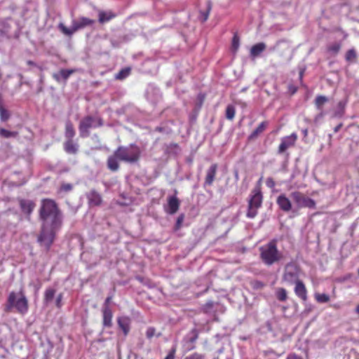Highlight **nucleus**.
Returning a JSON list of instances; mask_svg holds the SVG:
<instances>
[{
  "label": "nucleus",
  "instance_id": "obj_18",
  "mask_svg": "<svg viewBox=\"0 0 359 359\" xmlns=\"http://www.w3.org/2000/svg\"><path fill=\"white\" fill-rule=\"evenodd\" d=\"M86 196L88 200V203L91 206H98L102 203V200L100 194L95 190H91L87 194Z\"/></svg>",
  "mask_w": 359,
  "mask_h": 359
},
{
  "label": "nucleus",
  "instance_id": "obj_54",
  "mask_svg": "<svg viewBox=\"0 0 359 359\" xmlns=\"http://www.w3.org/2000/svg\"><path fill=\"white\" fill-rule=\"evenodd\" d=\"M27 64H28V65H34V62H32V61H31V60H29V61L27 62Z\"/></svg>",
  "mask_w": 359,
  "mask_h": 359
},
{
  "label": "nucleus",
  "instance_id": "obj_10",
  "mask_svg": "<svg viewBox=\"0 0 359 359\" xmlns=\"http://www.w3.org/2000/svg\"><path fill=\"white\" fill-rule=\"evenodd\" d=\"M290 196L299 208H309L313 209L316 208L314 200L306 196L300 191H293Z\"/></svg>",
  "mask_w": 359,
  "mask_h": 359
},
{
  "label": "nucleus",
  "instance_id": "obj_53",
  "mask_svg": "<svg viewBox=\"0 0 359 359\" xmlns=\"http://www.w3.org/2000/svg\"><path fill=\"white\" fill-rule=\"evenodd\" d=\"M355 312L359 314V304L355 307Z\"/></svg>",
  "mask_w": 359,
  "mask_h": 359
},
{
  "label": "nucleus",
  "instance_id": "obj_31",
  "mask_svg": "<svg viewBox=\"0 0 359 359\" xmlns=\"http://www.w3.org/2000/svg\"><path fill=\"white\" fill-rule=\"evenodd\" d=\"M211 7H212L211 2L208 1L207 4L206 11L200 12V18L202 22H205L208 20V18L209 17L210 11L211 10Z\"/></svg>",
  "mask_w": 359,
  "mask_h": 359
},
{
  "label": "nucleus",
  "instance_id": "obj_27",
  "mask_svg": "<svg viewBox=\"0 0 359 359\" xmlns=\"http://www.w3.org/2000/svg\"><path fill=\"white\" fill-rule=\"evenodd\" d=\"M236 114V109L234 106L229 104L226 108L225 116L228 120L232 121Z\"/></svg>",
  "mask_w": 359,
  "mask_h": 359
},
{
  "label": "nucleus",
  "instance_id": "obj_9",
  "mask_svg": "<svg viewBox=\"0 0 359 359\" xmlns=\"http://www.w3.org/2000/svg\"><path fill=\"white\" fill-rule=\"evenodd\" d=\"M95 20L88 18L81 17L77 20H73L71 28H67L63 23H60L58 25L59 29L67 36H72L74 32L79 29H83L86 27L93 25Z\"/></svg>",
  "mask_w": 359,
  "mask_h": 359
},
{
  "label": "nucleus",
  "instance_id": "obj_22",
  "mask_svg": "<svg viewBox=\"0 0 359 359\" xmlns=\"http://www.w3.org/2000/svg\"><path fill=\"white\" fill-rule=\"evenodd\" d=\"M20 205L22 211L24 213L30 215L34 208L35 204L32 201L21 200L20 201Z\"/></svg>",
  "mask_w": 359,
  "mask_h": 359
},
{
  "label": "nucleus",
  "instance_id": "obj_8",
  "mask_svg": "<svg viewBox=\"0 0 359 359\" xmlns=\"http://www.w3.org/2000/svg\"><path fill=\"white\" fill-rule=\"evenodd\" d=\"M302 273L300 266L295 262L287 263L284 267L282 280L288 284H293L299 280Z\"/></svg>",
  "mask_w": 359,
  "mask_h": 359
},
{
  "label": "nucleus",
  "instance_id": "obj_44",
  "mask_svg": "<svg viewBox=\"0 0 359 359\" xmlns=\"http://www.w3.org/2000/svg\"><path fill=\"white\" fill-rule=\"evenodd\" d=\"M191 333L193 334V337L189 339V341L190 342L194 343L198 337V332L196 329H193L191 330Z\"/></svg>",
  "mask_w": 359,
  "mask_h": 359
},
{
  "label": "nucleus",
  "instance_id": "obj_20",
  "mask_svg": "<svg viewBox=\"0 0 359 359\" xmlns=\"http://www.w3.org/2000/svg\"><path fill=\"white\" fill-rule=\"evenodd\" d=\"M217 165L216 163L212 164L210 168L207 170L206 177L205 180V184L209 186L212 185L217 173Z\"/></svg>",
  "mask_w": 359,
  "mask_h": 359
},
{
  "label": "nucleus",
  "instance_id": "obj_15",
  "mask_svg": "<svg viewBox=\"0 0 359 359\" xmlns=\"http://www.w3.org/2000/svg\"><path fill=\"white\" fill-rule=\"evenodd\" d=\"M268 126L269 122L267 121L261 122L258 126L250 134L248 137V140L251 142L257 140L258 137L266 130Z\"/></svg>",
  "mask_w": 359,
  "mask_h": 359
},
{
  "label": "nucleus",
  "instance_id": "obj_2",
  "mask_svg": "<svg viewBox=\"0 0 359 359\" xmlns=\"http://www.w3.org/2000/svg\"><path fill=\"white\" fill-rule=\"evenodd\" d=\"M259 252L260 260L267 266L280 262L284 257L283 253L278 248L276 239H272L259 247Z\"/></svg>",
  "mask_w": 359,
  "mask_h": 359
},
{
  "label": "nucleus",
  "instance_id": "obj_45",
  "mask_svg": "<svg viewBox=\"0 0 359 359\" xmlns=\"http://www.w3.org/2000/svg\"><path fill=\"white\" fill-rule=\"evenodd\" d=\"M266 184L269 188H273L276 184L273 178L269 177L266 180Z\"/></svg>",
  "mask_w": 359,
  "mask_h": 359
},
{
  "label": "nucleus",
  "instance_id": "obj_56",
  "mask_svg": "<svg viewBox=\"0 0 359 359\" xmlns=\"http://www.w3.org/2000/svg\"><path fill=\"white\" fill-rule=\"evenodd\" d=\"M302 74H303V73H302V72H301V73H300V77H301V78H302Z\"/></svg>",
  "mask_w": 359,
  "mask_h": 359
},
{
  "label": "nucleus",
  "instance_id": "obj_28",
  "mask_svg": "<svg viewBox=\"0 0 359 359\" xmlns=\"http://www.w3.org/2000/svg\"><path fill=\"white\" fill-rule=\"evenodd\" d=\"M55 290L54 289H52V288L46 289L45 291V293H44V302L46 304L50 302L53 300V299L55 296Z\"/></svg>",
  "mask_w": 359,
  "mask_h": 359
},
{
  "label": "nucleus",
  "instance_id": "obj_49",
  "mask_svg": "<svg viewBox=\"0 0 359 359\" xmlns=\"http://www.w3.org/2000/svg\"><path fill=\"white\" fill-rule=\"evenodd\" d=\"M286 359H302V358L295 353H290Z\"/></svg>",
  "mask_w": 359,
  "mask_h": 359
},
{
  "label": "nucleus",
  "instance_id": "obj_26",
  "mask_svg": "<svg viewBox=\"0 0 359 359\" xmlns=\"http://www.w3.org/2000/svg\"><path fill=\"white\" fill-rule=\"evenodd\" d=\"M276 298L280 302H285L287 299V291L285 288H278L276 292Z\"/></svg>",
  "mask_w": 359,
  "mask_h": 359
},
{
  "label": "nucleus",
  "instance_id": "obj_55",
  "mask_svg": "<svg viewBox=\"0 0 359 359\" xmlns=\"http://www.w3.org/2000/svg\"><path fill=\"white\" fill-rule=\"evenodd\" d=\"M156 130H158V131H160V132H161V131L162 130V129H161V128H156Z\"/></svg>",
  "mask_w": 359,
  "mask_h": 359
},
{
  "label": "nucleus",
  "instance_id": "obj_21",
  "mask_svg": "<svg viewBox=\"0 0 359 359\" xmlns=\"http://www.w3.org/2000/svg\"><path fill=\"white\" fill-rule=\"evenodd\" d=\"M168 209L167 212L170 215H173L179 210L180 201L176 196H171L168 198Z\"/></svg>",
  "mask_w": 359,
  "mask_h": 359
},
{
  "label": "nucleus",
  "instance_id": "obj_47",
  "mask_svg": "<svg viewBox=\"0 0 359 359\" xmlns=\"http://www.w3.org/2000/svg\"><path fill=\"white\" fill-rule=\"evenodd\" d=\"M264 283L259 280H256L253 284L254 288L256 289H262L264 287Z\"/></svg>",
  "mask_w": 359,
  "mask_h": 359
},
{
  "label": "nucleus",
  "instance_id": "obj_30",
  "mask_svg": "<svg viewBox=\"0 0 359 359\" xmlns=\"http://www.w3.org/2000/svg\"><path fill=\"white\" fill-rule=\"evenodd\" d=\"M240 46V39L237 34H235L232 39L231 42V50L233 53H236L238 50Z\"/></svg>",
  "mask_w": 359,
  "mask_h": 359
},
{
  "label": "nucleus",
  "instance_id": "obj_7",
  "mask_svg": "<svg viewBox=\"0 0 359 359\" xmlns=\"http://www.w3.org/2000/svg\"><path fill=\"white\" fill-rule=\"evenodd\" d=\"M76 131L71 121L65 122V137L66 140L64 143L65 151L71 154H75L78 151L79 145L74 141Z\"/></svg>",
  "mask_w": 359,
  "mask_h": 359
},
{
  "label": "nucleus",
  "instance_id": "obj_17",
  "mask_svg": "<svg viewBox=\"0 0 359 359\" xmlns=\"http://www.w3.org/2000/svg\"><path fill=\"white\" fill-rule=\"evenodd\" d=\"M117 323L118 327L122 330L125 336H127L130 330V318L128 316H121L118 318Z\"/></svg>",
  "mask_w": 359,
  "mask_h": 359
},
{
  "label": "nucleus",
  "instance_id": "obj_11",
  "mask_svg": "<svg viewBox=\"0 0 359 359\" xmlns=\"http://www.w3.org/2000/svg\"><path fill=\"white\" fill-rule=\"evenodd\" d=\"M297 138L298 136L295 133L282 137L280 140V144L278 148V153L279 154H282L285 153L289 148L294 147L296 144Z\"/></svg>",
  "mask_w": 359,
  "mask_h": 359
},
{
  "label": "nucleus",
  "instance_id": "obj_51",
  "mask_svg": "<svg viewBox=\"0 0 359 359\" xmlns=\"http://www.w3.org/2000/svg\"><path fill=\"white\" fill-rule=\"evenodd\" d=\"M342 126H343L342 123H339L337 126H335L334 128V132L337 133L341 128Z\"/></svg>",
  "mask_w": 359,
  "mask_h": 359
},
{
  "label": "nucleus",
  "instance_id": "obj_1",
  "mask_svg": "<svg viewBox=\"0 0 359 359\" xmlns=\"http://www.w3.org/2000/svg\"><path fill=\"white\" fill-rule=\"evenodd\" d=\"M39 217L43 223L38 242L49 250L62 226V212L55 201L46 198L41 201Z\"/></svg>",
  "mask_w": 359,
  "mask_h": 359
},
{
  "label": "nucleus",
  "instance_id": "obj_14",
  "mask_svg": "<svg viewBox=\"0 0 359 359\" xmlns=\"http://www.w3.org/2000/svg\"><path fill=\"white\" fill-rule=\"evenodd\" d=\"M276 203L279 208L284 212H290L292 210V203L285 194H280L278 196Z\"/></svg>",
  "mask_w": 359,
  "mask_h": 359
},
{
  "label": "nucleus",
  "instance_id": "obj_50",
  "mask_svg": "<svg viewBox=\"0 0 359 359\" xmlns=\"http://www.w3.org/2000/svg\"><path fill=\"white\" fill-rule=\"evenodd\" d=\"M288 88H289V91L291 93V94H294L297 90V87H295L294 86H292V85H290Z\"/></svg>",
  "mask_w": 359,
  "mask_h": 359
},
{
  "label": "nucleus",
  "instance_id": "obj_13",
  "mask_svg": "<svg viewBox=\"0 0 359 359\" xmlns=\"http://www.w3.org/2000/svg\"><path fill=\"white\" fill-rule=\"evenodd\" d=\"M120 157L115 150L112 155L109 156L107 161V165L109 170L116 172L119 169Z\"/></svg>",
  "mask_w": 359,
  "mask_h": 359
},
{
  "label": "nucleus",
  "instance_id": "obj_29",
  "mask_svg": "<svg viewBox=\"0 0 359 359\" xmlns=\"http://www.w3.org/2000/svg\"><path fill=\"white\" fill-rule=\"evenodd\" d=\"M130 73V68L126 67L124 69H122L121 71L118 72V73L116 75L115 78L118 80H123L126 79L127 76H129Z\"/></svg>",
  "mask_w": 359,
  "mask_h": 359
},
{
  "label": "nucleus",
  "instance_id": "obj_33",
  "mask_svg": "<svg viewBox=\"0 0 359 359\" xmlns=\"http://www.w3.org/2000/svg\"><path fill=\"white\" fill-rule=\"evenodd\" d=\"M315 299L318 303H327L330 301V297L329 295L326 294H320V293H316L315 295Z\"/></svg>",
  "mask_w": 359,
  "mask_h": 359
},
{
  "label": "nucleus",
  "instance_id": "obj_37",
  "mask_svg": "<svg viewBox=\"0 0 359 359\" xmlns=\"http://www.w3.org/2000/svg\"><path fill=\"white\" fill-rule=\"evenodd\" d=\"M346 60L348 62H352L356 58V53L354 49L348 50L346 53Z\"/></svg>",
  "mask_w": 359,
  "mask_h": 359
},
{
  "label": "nucleus",
  "instance_id": "obj_48",
  "mask_svg": "<svg viewBox=\"0 0 359 359\" xmlns=\"http://www.w3.org/2000/svg\"><path fill=\"white\" fill-rule=\"evenodd\" d=\"M112 299V296L107 297L104 301V307L103 308H110L109 304Z\"/></svg>",
  "mask_w": 359,
  "mask_h": 359
},
{
  "label": "nucleus",
  "instance_id": "obj_19",
  "mask_svg": "<svg viewBox=\"0 0 359 359\" xmlns=\"http://www.w3.org/2000/svg\"><path fill=\"white\" fill-rule=\"evenodd\" d=\"M112 311L110 308L102 309V324L104 327H111L112 326Z\"/></svg>",
  "mask_w": 359,
  "mask_h": 359
},
{
  "label": "nucleus",
  "instance_id": "obj_39",
  "mask_svg": "<svg viewBox=\"0 0 359 359\" xmlns=\"http://www.w3.org/2000/svg\"><path fill=\"white\" fill-rule=\"evenodd\" d=\"M184 215L183 214H181L177 219L175 225L174 226V230L175 231H178L181 227L182 222H184Z\"/></svg>",
  "mask_w": 359,
  "mask_h": 359
},
{
  "label": "nucleus",
  "instance_id": "obj_52",
  "mask_svg": "<svg viewBox=\"0 0 359 359\" xmlns=\"http://www.w3.org/2000/svg\"><path fill=\"white\" fill-rule=\"evenodd\" d=\"M302 133L304 135V137H306L308 136V134H309V130L307 128H305L304 130H302Z\"/></svg>",
  "mask_w": 359,
  "mask_h": 359
},
{
  "label": "nucleus",
  "instance_id": "obj_24",
  "mask_svg": "<svg viewBox=\"0 0 359 359\" xmlns=\"http://www.w3.org/2000/svg\"><path fill=\"white\" fill-rule=\"evenodd\" d=\"M116 14L111 11L104 12L100 11L99 13V22L102 24L109 22L116 17Z\"/></svg>",
  "mask_w": 359,
  "mask_h": 359
},
{
  "label": "nucleus",
  "instance_id": "obj_42",
  "mask_svg": "<svg viewBox=\"0 0 359 359\" xmlns=\"http://www.w3.org/2000/svg\"><path fill=\"white\" fill-rule=\"evenodd\" d=\"M156 333V329L150 327L147 330L146 336L148 339H151Z\"/></svg>",
  "mask_w": 359,
  "mask_h": 359
},
{
  "label": "nucleus",
  "instance_id": "obj_6",
  "mask_svg": "<svg viewBox=\"0 0 359 359\" xmlns=\"http://www.w3.org/2000/svg\"><path fill=\"white\" fill-rule=\"evenodd\" d=\"M104 125L103 119L100 116H86L79 122V135L82 138L90 136V129L102 127Z\"/></svg>",
  "mask_w": 359,
  "mask_h": 359
},
{
  "label": "nucleus",
  "instance_id": "obj_46",
  "mask_svg": "<svg viewBox=\"0 0 359 359\" xmlns=\"http://www.w3.org/2000/svg\"><path fill=\"white\" fill-rule=\"evenodd\" d=\"M62 294H59L56 298L55 305L57 308H60L62 306Z\"/></svg>",
  "mask_w": 359,
  "mask_h": 359
},
{
  "label": "nucleus",
  "instance_id": "obj_25",
  "mask_svg": "<svg viewBox=\"0 0 359 359\" xmlns=\"http://www.w3.org/2000/svg\"><path fill=\"white\" fill-rule=\"evenodd\" d=\"M18 133L16 131H11L4 128H0V137L4 138L16 137Z\"/></svg>",
  "mask_w": 359,
  "mask_h": 359
},
{
  "label": "nucleus",
  "instance_id": "obj_12",
  "mask_svg": "<svg viewBox=\"0 0 359 359\" xmlns=\"http://www.w3.org/2000/svg\"><path fill=\"white\" fill-rule=\"evenodd\" d=\"M294 284V292L297 297L299 298L302 302H306L308 299V292L305 284L302 280H299Z\"/></svg>",
  "mask_w": 359,
  "mask_h": 359
},
{
  "label": "nucleus",
  "instance_id": "obj_32",
  "mask_svg": "<svg viewBox=\"0 0 359 359\" xmlns=\"http://www.w3.org/2000/svg\"><path fill=\"white\" fill-rule=\"evenodd\" d=\"M328 101L327 97L324 95H318L315 99V104L318 109H321L322 106Z\"/></svg>",
  "mask_w": 359,
  "mask_h": 359
},
{
  "label": "nucleus",
  "instance_id": "obj_3",
  "mask_svg": "<svg viewBox=\"0 0 359 359\" xmlns=\"http://www.w3.org/2000/svg\"><path fill=\"white\" fill-rule=\"evenodd\" d=\"M262 178L259 179L256 186L251 191L248 201V212L246 215L249 218H254L257 215L258 209L262 206L263 196L261 188Z\"/></svg>",
  "mask_w": 359,
  "mask_h": 359
},
{
  "label": "nucleus",
  "instance_id": "obj_34",
  "mask_svg": "<svg viewBox=\"0 0 359 359\" xmlns=\"http://www.w3.org/2000/svg\"><path fill=\"white\" fill-rule=\"evenodd\" d=\"M346 102L340 101L337 104V111L335 112V116L338 117H341L344 114Z\"/></svg>",
  "mask_w": 359,
  "mask_h": 359
},
{
  "label": "nucleus",
  "instance_id": "obj_41",
  "mask_svg": "<svg viewBox=\"0 0 359 359\" xmlns=\"http://www.w3.org/2000/svg\"><path fill=\"white\" fill-rule=\"evenodd\" d=\"M73 189V186L71 184L63 183L60 187V191L67 192Z\"/></svg>",
  "mask_w": 359,
  "mask_h": 359
},
{
  "label": "nucleus",
  "instance_id": "obj_38",
  "mask_svg": "<svg viewBox=\"0 0 359 359\" xmlns=\"http://www.w3.org/2000/svg\"><path fill=\"white\" fill-rule=\"evenodd\" d=\"M184 359H205V354L194 352L184 358Z\"/></svg>",
  "mask_w": 359,
  "mask_h": 359
},
{
  "label": "nucleus",
  "instance_id": "obj_40",
  "mask_svg": "<svg viewBox=\"0 0 359 359\" xmlns=\"http://www.w3.org/2000/svg\"><path fill=\"white\" fill-rule=\"evenodd\" d=\"M205 99V95L204 93H199L197 96V105H198V107L200 109L203 102H204V100Z\"/></svg>",
  "mask_w": 359,
  "mask_h": 359
},
{
  "label": "nucleus",
  "instance_id": "obj_35",
  "mask_svg": "<svg viewBox=\"0 0 359 359\" xmlns=\"http://www.w3.org/2000/svg\"><path fill=\"white\" fill-rule=\"evenodd\" d=\"M214 306L215 303L212 301L207 302L204 305H203L201 309L202 311L205 313H209L212 311Z\"/></svg>",
  "mask_w": 359,
  "mask_h": 359
},
{
  "label": "nucleus",
  "instance_id": "obj_16",
  "mask_svg": "<svg viewBox=\"0 0 359 359\" xmlns=\"http://www.w3.org/2000/svg\"><path fill=\"white\" fill-rule=\"evenodd\" d=\"M77 69H62L57 73H54L53 74V78L57 81L60 82L62 79L64 81H67L68 78L74 73L76 72Z\"/></svg>",
  "mask_w": 359,
  "mask_h": 359
},
{
  "label": "nucleus",
  "instance_id": "obj_5",
  "mask_svg": "<svg viewBox=\"0 0 359 359\" xmlns=\"http://www.w3.org/2000/svg\"><path fill=\"white\" fill-rule=\"evenodd\" d=\"M19 297L17 298V294L14 292H11L8 297V309L13 307L15 308L16 311L21 313L25 314L27 312L29 305L28 301L25 295L24 290L21 289L18 292Z\"/></svg>",
  "mask_w": 359,
  "mask_h": 359
},
{
  "label": "nucleus",
  "instance_id": "obj_4",
  "mask_svg": "<svg viewBox=\"0 0 359 359\" xmlns=\"http://www.w3.org/2000/svg\"><path fill=\"white\" fill-rule=\"evenodd\" d=\"M116 151L120 157V161L126 163H135L141 157L140 148L135 144H130L128 147L120 146Z\"/></svg>",
  "mask_w": 359,
  "mask_h": 359
},
{
  "label": "nucleus",
  "instance_id": "obj_43",
  "mask_svg": "<svg viewBox=\"0 0 359 359\" xmlns=\"http://www.w3.org/2000/svg\"><path fill=\"white\" fill-rule=\"evenodd\" d=\"M175 353L176 348H172L171 350L169 351L168 355L165 358V359H175Z\"/></svg>",
  "mask_w": 359,
  "mask_h": 359
},
{
  "label": "nucleus",
  "instance_id": "obj_36",
  "mask_svg": "<svg viewBox=\"0 0 359 359\" xmlns=\"http://www.w3.org/2000/svg\"><path fill=\"white\" fill-rule=\"evenodd\" d=\"M341 49V45L335 43L327 47V51L333 54H337Z\"/></svg>",
  "mask_w": 359,
  "mask_h": 359
},
{
  "label": "nucleus",
  "instance_id": "obj_23",
  "mask_svg": "<svg viewBox=\"0 0 359 359\" xmlns=\"http://www.w3.org/2000/svg\"><path fill=\"white\" fill-rule=\"evenodd\" d=\"M266 49V44L264 43H258L252 46L250 49V55L252 57H257Z\"/></svg>",
  "mask_w": 359,
  "mask_h": 359
}]
</instances>
